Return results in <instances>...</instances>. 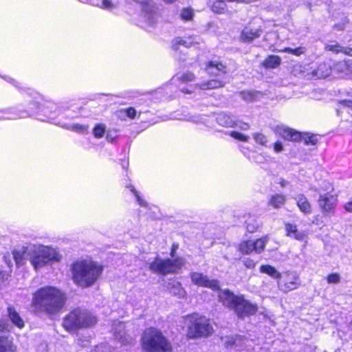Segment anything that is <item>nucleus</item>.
<instances>
[{
    "mask_svg": "<svg viewBox=\"0 0 352 352\" xmlns=\"http://www.w3.org/2000/svg\"><path fill=\"white\" fill-rule=\"evenodd\" d=\"M66 301L65 294L52 286L43 287L33 295L32 305L36 309L48 314H55L64 307Z\"/></svg>",
    "mask_w": 352,
    "mask_h": 352,
    "instance_id": "f257e3e1",
    "label": "nucleus"
},
{
    "mask_svg": "<svg viewBox=\"0 0 352 352\" xmlns=\"http://www.w3.org/2000/svg\"><path fill=\"white\" fill-rule=\"evenodd\" d=\"M72 279L76 285L86 288L93 285L101 275L102 265L90 260L74 262L71 267Z\"/></svg>",
    "mask_w": 352,
    "mask_h": 352,
    "instance_id": "f03ea898",
    "label": "nucleus"
},
{
    "mask_svg": "<svg viewBox=\"0 0 352 352\" xmlns=\"http://www.w3.org/2000/svg\"><path fill=\"white\" fill-rule=\"evenodd\" d=\"M219 298L223 305L233 310L240 318L254 315L258 311L256 304L250 302L242 295H235L228 289L221 290Z\"/></svg>",
    "mask_w": 352,
    "mask_h": 352,
    "instance_id": "7ed1b4c3",
    "label": "nucleus"
},
{
    "mask_svg": "<svg viewBox=\"0 0 352 352\" xmlns=\"http://www.w3.org/2000/svg\"><path fill=\"white\" fill-rule=\"evenodd\" d=\"M97 318L87 309L76 308L71 311L63 319V326L68 331L93 327Z\"/></svg>",
    "mask_w": 352,
    "mask_h": 352,
    "instance_id": "20e7f679",
    "label": "nucleus"
},
{
    "mask_svg": "<svg viewBox=\"0 0 352 352\" xmlns=\"http://www.w3.org/2000/svg\"><path fill=\"white\" fill-rule=\"evenodd\" d=\"M144 352H172L170 342L155 328L146 329L142 337Z\"/></svg>",
    "mask_w": 352,
    "mask_h": 352,
    "instance_id": "39448f33",
    "label": "nucleus"
},
{
    "mask_svg": "<svg viewBox=\"0 0 352 352\" xmlns=\"http://www.w3.org/2000/svg\"><path fill=\"white\" fill-rule=\"evenodd\" d=\"M26 252L30 254V261L35 270L45 266L50 261H59L60 258L56 250L41 245L30 244L26 246Z\"/></svg>",
    "mask_w": 352,
    "mask_h": 352,
    "instance_id": "423d86ee",
    "label": "nucleus"
},
{
    "mask_svg": "<svg viewBox=\"0 0 352 352\" xmlns=\"http://www.w3.org/2000/svg\"><path fill=\"white\" fill-rule=\"evenodd\" d=\"M184 327L187 328V336L197 338L208 336L212 332V327L209 320L197 314H192L184 317Z\"/></svg>",
    "mask_w": 352,
    "mask_h": 352,
    "instance_id": "0eeeda50",
    "label": "nucleus"
},
{
    "mask_svg": "<svg viewBox=\"0 0 352 352\" xmlns=\"http://www.w3.org/2000/svg\"><path fill=\"white\" fill-rule=\"evenodd\" d=\"M182 265V263L178 260H162L156 258L149 265V269L155 273L161 274H166L174 273Z\"/></svg>",
    "mask_w": 352,
    "mask_h": 352,
    "instance_id": "6e6552de",
    "label": "nucleus"
},
{
    "mask_svg": "<svg viewBox=\"0 0 352 352\" xmlns=\"http://www.w3.org/2000/svg\"><path fill=\"white\" fill-rule=\"evenodd\" d=\"M300 285V280L296 273L287 272L285 279L278 282V287L285 293L297 289Z\"/></svg>",
    "mask_w": 352,
    "mask_h": 352,
    "instance_id": "1a4fd4ad",
    "label": "nucleus"
},
{
    "mask_svg": "<svg viewBox=\"0 0 352 352\" xmlns=\"http://www.w3.org/2000/svg\"><path fill=\"white\" fill-rule=\"evenodd\" d=\"M192 282L199 287H208L214 291L220 289L219 282L217 280H210L207 276L199 272H192L190 274Z\"/></svg>",
    "mask_w": 352,
    "mask_h": 352,
    "instance_id": "9d476101",
    "label": "nucleus"
},
{
    "mask_svg": "<svg viewBox=\"0 0 352 352\" xmlns=\"http://www.w3.org/2000/svg\"><path fill=\"white\" fill-rule=\"evenodd\" d=\"M113 331L115 339L124 345L130 344L133 338L126 330V324L121 322H115L113 325Z\"/></svg>",
    "mask_w": 352,
    "mask_h": 352,
    "instance_id": "9b49d317",
    "label": "nucleus"
},
{
    "mask_svg": "<svg viewBox=\"0 0 352 352\" xmlns=\"http://www.w3.org/2000/svg\"><path fill=\"white\" fill-rule=\"evenodd\" d=\"M263 30L261 27L256 28L252 25H246L241 32L240 40L243 43H252L255 39L261 37Z\"/></svg>",
    "mask_w": 352,
    "mask_h": 352,
    "instance_id": "f8f14e48",
    "label": "nucleus"
},
{
    "mask_svg": "<svg viewBox=\"0 0 352 352\" xmlns=\"http://www.w3.org/2000/svg\"><path fill=\"white\" fill-rule=\"evenodd\" d=\"M274 132L288 141L298 142L301 140V133L283 125L276 126Z\"/></svg>",
    "mask_w": 352,
    "mask_h": 352,
    "instance_id": "ddd939ff",
    "label": "nucleus"
},
{
    "mask_svg": "<svg viewBox=\"0 0 352 352\" xmlns=\"http://www.w3.org/2000/svg\"><path fill=\"white\" fill-rule=\"evenodd\" d=\"M335 198L330 193L322 194L320 192L318 204L324 212H330L335 204Z\"/></svg>",
    "mask_w": 352,
    "mask_h": 352,
    "instance_id": "4468645a",
    "label": "nucleus"
},
{
    "mask_svg": "<svg viewBox=\"0 0 352 352\" xmlns=\"http://www.w3.org/2000/svg\"><path fill=\"white\" fill-rule=\"evenodd\" d=\"M206 72L211 76H221L226 73V67L217 61H209L206 67Z\"/></svg>",
    "mask_w": 352,
    "mask_h": 352,
    "instance_id": "2eb2a0df",
    "label": "nucleus"
},
{
    "mask_svg": "<svg viewBox=\"0 0 352 352\" xmlns=\"http://www.w3.org/2000/svg\"><path fill=\"white\" fill-rule=\"evenodd\" d=\"M226 82L221 79H211L207 82L195 85V88H199L201 90H208L213 89H218L223 87Z\"/></svg>",
    "mask_w": 352,
    "mask_h": 352,
    "instance_id": "dca6fc26",
    "label": "nucleus"
},
{
    "mask_svg": "<svg viewBox=\"0 0 352 352\" xmlns=\"http://www.w3.org/2000/svg\"><path fill=\"white\" fill-rule=\"evenodd\" d=\"M8 315L10 321L19 329L24 327V321L13 307H8Z\"/></svg>",
    "mask_w": 352,
    "mask_h": 352,
    "instance_id": "f3484780",
    "label": "nucleus"
},
{
    "mask_svg": "<svg viewBox=\"0 0 352 352\" xmlns=\"http://www.w3.org/2000/svg\"><path fill=\"white\" fill-rule=\"evenodd\" d=\"M333 72V68L326 63H320L316 69L313 71V74L317 76L318 78H324L329 76Z\"/></svg>",
    "mask_w": 352,
    "mask_h": 352,
    "instance_id": "a211bd4d",
    "label": "nucleus"
},
{
    "mask_svg": "<svg viewBox=\"0 0 352 352\" xmlns=\"http://www.w3.org/2000/svg\"><path fill=\"white\" fill-rule=\"evenodd\" d=\"M295 199L297 206L302 212L305 214H310L311 212V206L303 195H299Z\"/></svg>",
    "mask_w": 352,
    "mask_h": 352,
    "instance_id": "6ab92c4d",
    "label": "nucleus"
},
{
    "mask_svg": "<svg viewBox=\"0 0 352 352\" xmlns=\"http://www.w3.org/2000/svg\"><path fill=\"white\" fill-rule=\"evenodd\" d=\"M167 288L171 294L177 296L179 298H182L186 296L185 289L182 287L181 283L177 281L172 280L169 282L168 283Z\"/></svg>",
    "mask_w": 352,
    "mask_h": 352,
    "instance_id": "aec40b11",
    "label": "nucleus"
},
{
    "mask_svg": "<svg viewBox=\"0 0 352 352\" xmlns=\"http://www.w3.org/2000/svg\"><path fill=\"white\" fill-rule=\"evenodd\" d=\"M12 254L18 266L23 265L25 260L30 261V254H27L26 246L23 247L21 250H14Z\"/></svg>",
    "mask_w": 352,
    "mask_h": 352,
    "instance_id": "412c9836",
    "label": "nucleus"
},
{
    "mask_svg": "<svg viewBox=\"0 0 352 352\" xmlns=\"http://www.w3.org/2000/svg\"><path fill=\"white\" fill-rule=\"evenodd\" d=\"M193 43H197V42L195 41L194 38L192 37L186 38L178 37L173 41L172 48L177 51L178 50L179 45H184L186 47H190L193 45Z\"/></svg>",
    "mask_w": 352,
    "mask_h": 352,
    "instance_id": "4be33fe9",
    "label": "nucleus"
},
{
    "mask_svg": "<svg viewBox=\"0 0 352 352\" xmlns=\"http://www.w3.org/2000/svg\"><path fill=\"white\" fill-rule=\"evenodd\" d=\"M281 63V59L276 55H270L266 58L262 65L265 68L274 69L278 67Z\"/></svg>",
    "mask_w": 352,
    "mask_h": 352,
    "instance_id": "5701e85b",
    "label": "nucleus"
},
{
    "mask_svg": "<svg viewBox=\"0 0 352 352\" xmlns=\"http://www.w3.org/2000/svg\"><path fill=\"white\" fill-rule=\"evenodd\" d=\"M260 272L270 276L275 279H280L281 274L278 272L274 267L269 265H263L260 267Z\"/></svg>",
    "mask_w": 352,
    "mask_h": 352,
    "instance_id": "b1692460",
    "label": "nucleus"
},
{
    "mask_svg": "<svg viewBox=\"0 0 352 352\" xmlns=\"http://www.w3.org/2000/svg\"><path fill=\"white\" fill-rule=\"evenodd\" d=\"M333 72L341 77L349 76L345 61H339L334 64Z\"/></svg>",
    "mask_w": 352,
    "mask_h": 352,
    "instance_id": "393cba45",
    "label": "nucleus"
},
{
    "mask_svg": "<svg viewBox=\"0 0 352 352\" xmlns=\"http://www.w3.org/2000/svg\"><path fill=\"white\" fill-rule=\"evenodd\" d=\"M267 241H268L267 236H264V237L258 239L256 241H252L254 252L257 254L261 253L264 250L265 245Z\"/></svg>",
    "mask_w": 352,
    "mask_h": 352,
    "instance_id": "a878e982",
    "label": "nucleus"
},
{
    "mask_svg": "<svg viewBox=\"0 0 352 352\" xmlns=\"http://www.w3.org/2000/svg\"><path fill=\"white\" fill-rule=\"evenodd\" d=\"M239 250L243 254H250L254 252L252 241H243L239 245Z\"/></svg>",
    "mask_w": 352,
    "mask_h": 352,
    "instance_id": "bb28decb",
    "label": "nucleus"
},
{
    "mask_svg": "<svg viewBox=\"0 0 352 352\" xmlns=\"http://www.w3.org/2000/svg\"><path fill=\"white\" fill-rule=\"evenodd\" d=\"M217 122L222 126L232 127L234 124L233 120L225 113L219 114L217 118Z\"/></svg>",
    "mask_w": 352,
    "mask_h": 352,
    "instance_id": "cd10ccee",
    "label": "nucleus"
},
{
    "mask_svg": "<svg viewBox=\"0 0 352 352\" xmlns=\"http://www.w3.org/2000/svg\"><path fill=\"white\" fill-rule=\"evenodd\" d=\"M92 5L107 10H112L117 6L111 0H100L97 3H92Z\"/></svg>",
    "mask_w": 352,
    "mask_h": 352,
    "instance_id": "c85d7f7f",
    "label": "nucleus"
},
{
    "mask_svg": "<svg viewBox=\"0 0 352 352\" xmlns=\"http://www.w3.org/2000/svg\"><path fill=\"white\" fill-rule=\"evenodd\" d=\"M259 226L260 223L254 218L250 217L246 220V228L249 232L256 231Z\"/></svg>",
    "mask_w": 352,
    "mask_h": 352,
    "instance_id": "c756f323",
    "label": "nucleus"
},
{
    "mask_svg": "<svg viewBox=\"0 0 352 352\" xmlns=\"http://www.w3.org/2000/svg\"><path fill=\"white\" fill-rule=\"evenodd\" d=\"M212 10L217 14L225 13L226 4L223 1H216L212 6Z\"/></svg>",
    "mask_w": 352,
    "mask_h": 352,
    "instance_id": "7c9ffc66",
    "label": "nucleus"
},
{
    "mask_svg": "<svg viewBox=\"0 0 352 352\" xmlns=\"http://www.w3.org/2000/svg\"><path fill=\"white\" fill-rule=\"evenodd\" d=\"M285 201V198L283 195H276L272 197L270 204L274 208H279Z\"/></svg>",
    "mask_w": 352,
    "mask_h": 352,
    "instance_id": "2f4dec72",
    "label": "nucleus"
},
{
    "mask_svg": "<svg viewBox=\"0 0 352 352\" xmlns=\"http://www.w3.org/2000/svg\"><path fill=\"white\" fill-rule=\"evenodd\" d=\"M196 79V76L194 73L187 71L178 76V80L182 82H189L194 81Z\"/></svg>",
    "mask_w": 352,
    "mask_h": 352,
    "instance_id": "473e14b6",
    "label": "nucleus"
},
{
    "mask_svg": "<svg viewBox=\"0 0 352 352\" xmlns=\"http://www.w3.org/2000/svg\"><path fill=\"white\" fill-rule=\"evenodd\" d=\"M324 49L327 51H331L333 53L338 54L342 52L343 50V47L336 42H333L331 44L327 45Z\"/></svg>",
    "mask_w": 352,
    "mask_h": 352,
    "instance_id": "72a5a7b5",
    "label": "nucleus"
},
{
    "mask_svg": "<svg viewBox=\"0 0 352 352\" xmlns=\"http://www.w3.org/2000/svg\"><path fill=\"white\" fill-rule=\"evenodd\" d=\"M281 52L292 54L298 56H300L301 54H303L305 52V48L303 47H299L295 49L285 47L283 50H282Z\"/></svg>",
    "mask_w": 352,
    "mask_h": 352,
    "instance_id": "f704fd0d",
    "label": "nucleus"
},
{
    "mask_svg": "<svg viewBox=\"0 0 352 352\" xmlns=\"http://www.w3.org/2000/svg\"><path fill=\"white\" fill-rule=\"evenodd\" d=\"M301 139L304 140L306 145H315L318 142V139L315 135H309L307 134L302 135Z\"/></svg>",
    "mask_w": 352,
    "mask_h": 352,
    "instance_id": "c9c22d12",
    "label": "nucleus"
},
{
    "mask_svg": "<svg viewBox=\"0 0 352 352\" xmlns=\"http://www.w3.org/2000/svg\"><path fill=\"white\" fill-rule=\"evenodd\" d=\"M193 10L191 8H184L181 11L180 16L183 20L190 21L193 17Z\"/></svg>",
    "mask_w": 352,
    "mask_h": 352,
    "instance_id": "e433bc0d",
    "label": "nucleus"
},
{
    "mask_svg": "<svg viewBox=\"0 0 352 352\" xmlns=\"http://www.w3.org/2000/svg\"><path fill=\"white\" fill-rule=\"evenodd\" d=\"M105 126L103 124H97L94 129V135L96 138H102L104 133Z\"/></svg>",
    "mask_w": 352,
    "mask_h": 352,
    "instance_id": "4c0bfd02",
    "label": "nucleus"
},
{
    "mask_svg": "<svg viewBox=\"0 0 352 352\" xmlns=\"http://www.w3.org/2000/svg\"><path fill=\"white\" fill-rule=\"evenodd\" d=\"M230 135L232 138H234V139H236V140L242 141V142H248L249 140L248 136L245 135L244 134L237 132V131H232L230 133Z\"/></svg>",
    "mask_w": 352,
    "mask_h": 352,
    "instance_id": "58836bf2",
    "label": "nucleus"
},
{
    "mask_svg": "<svg viewBox=\"0 0 352 352\" xmlns=\"http://www.w3.org/2000/svg\"><path fill=\"white\" fill-rule=\"evenodd\" d=\"M253 138L257 143L261 145H265L267 141V138L262 133H256L253 135Z\"/></svg>",
    "mask_w": 352,
    "mask_h": 352,
    "instance_id": "ea45409f",
    "label": "nucleus"
},
{
    "mask_svg": "<svg viewBox=\"0 0 352 352\" xmlns=\"http://www.w3.org/2000/svg\"><path fill=\"white\" fill-rule=\"evenodd\" d=\"M327 280L329 283H338L340 281V276L336 273L331 274L327 276Z\"/></svg>",
    "mask_w": 352,
    "mask_h": 352,
    "instance_id": "a19ab883",
    "label": "nucleus"
},
{
    "mask_svg": "<svg viewBox=\"0 0 352 352\" xmlns=\"http://www.w3.org/2000/svg\"><path fill=\"white\" fill-rule=\"evenodd\" d=\"M240 96L243 100L247 101H252L254 98V94L252 91H241Z\"/></svg>",
    "mask_w": 352,
    "mask_h": 352,
    "instance_id": "79ce46f5",
    "label": "nucleus"
},
{
    "mask_svg": "<svg viewBox=\"0 0 352 352\" xmlns=\"http://www.w3.org/2000/svg\"><path fill=\"white\" fill-rule=\"evenodd\" d=\"M72 129L77 132L85 133H87L88 127L82 124H76L72 126Z\"/></svg>",
    "mask_w": 352,
    "mask_h": 352,
    "instance_id": "37998d69",
    "label": "nucleus"
},
{
    "mask_svg": "<svg viewBox=\"0 0 352 352\" xmlns=\"http://www.w3.org/2000/svg\"><path fill=\"white\" fill-rule=\"evenodd\" d=\"M285 227L287 234L289 236H292L294 233H296V231L298 230L295 225L288 223L286 224Z\"/></svg>",
    "mask_w": 352,
    "mask_h": 352,
    "instance_id": "c03bdc74",
    "label": "nucleus"
},
{
    "mask_svg": "<svg viewBox=\"0 0 352 352\" xmlns=\"http://www.w3.org/2000/svg\"><path fill=\"white\" fill-rule=\"evenodd\" d=\"M243 262L244 265L248 269H253L256 266V262L250 258H245Z\"/></svg>",
    "mask_w": 352,
    "mask_h": 352,
    "instance_id": "a18cd8bd",
    "label": "nucleus"
},
{
    "mask_svg": "<svg viewBox=\"0 0 352 352\" xmlns=\"http://www.w3.org/2000/svg\"><path fill=\"white\" fill-rule=\"evenodd\" d=\"M126 116L130 118H134L135 117L136 111L134 108L130 107L124 110Z\"/></svg>",
    "mask_w": 352,
    "mask_h": 352,
    "instance_id": "49530a36",
    "label": "nucleus"
},
{
    "mask_svg": "<svg viewBox=\"0 0 352 352\" xmlns=\"http://www.w3.org/2000/svg\"><path fill=\"white\" fill-rule=\"evenodd\" d=\"M292 237L294 238L296 240H298V241H302L305 237V234L302 232H298V230L296 231V233H294Z\"/></svg>",
    "mask_w": 352,
    "mask_h": 352,
    "instance_id": "de8ad7c7",
    "label": "nucleus"
},
{
    "mask_svg": "<svg viewBox=\"0 0 352 352\" xmlns=\"http://www.w3.org/2000/svg\"><path fill=\"white\" fill-rule=\"evenodd\" d=\"M274 150L276 153L281 152L283 150V146L280 142H276L274 144Z\"/></svg>",
    "mask_w": 352,
    "mask_h": 352,
    "instance_id": "09e8293b",
    "label": "nucleus"
},
{
    "mask_svg": "<svg viewBox=\"0 0 352 352\" xmlns=\"http://www.w3.org/2000/svg\"><path fill=\"white\" fill-rule=\"evenodd\" d=\"M345 63L347 67L348 74L351 75L352 74V60H349L348 61H345Z\"/></svg>",
    "mask_w": 352,
    "mask_h": 352,
    "instance_id": "8fccbe9b",
    "label": "nucleus"
},
{
    "mask_svg": "<svg viewBox=\"0 0 352 352\" xmlns=\"http://www.w3.org/2000/svg\"><path fill=\"white\" fill-rule=\"evenodd\" d=\"M340 103L346 107L352 108V100H344L340 102Z\"/></svg>",
    "mask_w": 352,
    "mask_h": 352,
    "instance_id": "3c124183",
    "label": "nucleus"
},
{
    "mask_svg": "<svg viewBox=\"0 0 352 352\" xmlns=\"http://www.w3.org/2000/svg\"><path fill=\"white\" fill-rule=\"evenodd\" d=\"M136 197V199H137V201L138 202L139 205L141 206H144V207H146V201H144L140 197L139 195H137L135 196Z\"/></svg>",
    "mask_w": 352,
    "mask_h": 352,
    "instance_id": "603ef678",
    "label": "nucleus"
},
{
    "mask_svg": "<svg viewBox=\"0 0 352 352\" xmlns=\"http://www.w3.org/2000/svg\"><path fill=\"white\" fill-rule=\"evenodd\" d=\"M341 53H344V54H346L349 56H352V48L343 47V50L342 51Z\"/></svg>",
    "mask_w": 352,
    "mask_h": 352,
    "instance_id": "864d4df0",
    "label": "nucleus"
},
{
    "mask_svg": "<svg viewBox=\"0 0 352 352\" xmlns=\"http://www.w3.org/2000/svg\"><path fill=\"white\" fill-rule=\"evenodd\" d=\"M334 29H336L338 30H343L344 29V23L336 24L334 25Z\"/></svg>",
    "mask_w": 352,
    "mask_h": 352,
    "instance_id": "5fc2aeb1",
    "label": "nucleus"
},
{
    "mask_svg": "<svg viewBox=\"0 0 352 352\" xmlns=\"http://www.w3.org/2000/svg\"><path fill=\"white\" fill-rule=\"evenodd\" d=\"M345 209L349 212H352V201L346 204Z\"/></svg>",
    "mask_w": 352,
    "mask_h": 352,
    "instance_id": "6e6d98bb",
    "label": "nucleus"
},
{
    "mask_svg": "<svg viewBox=\"0 0 352 352\" xmlns=\"http://www.w3.org/2000/svg\"><path fill=\"white\" fill-rule=\"evenodd\" d=\"M240 128L243 130H248L250 129V125L247 123H243L241 126H240Z\"/></svg>",
    "mask_w": 352,
    "mask_h": 352,
    "instance_id": "4d7b16f0",
    "label": "nucleus"
},
{
    "mask_svg": "<svg viewBox=\"0 0 352 352\" xmlns=\"http://www.w3.org/2000/svg\"><path fill=\"white\" fill-rule=\"evenodd\" d=\"M129 188H130L131 191L134 194L135 196L138 195V191L135 189V188L133 186H129Z\"/></svg>",
    "mask_w": 352,
    "mask_h": 352,
    "instance_id": "13d9d810",
    "label": "nucleus"
},
{
    "mask_svg": "<svg viewBox=\"0 0 352 352\" xmlns=\"http://www.w3.org/2000/svg\"><path fill=\"white\" fill-rule=\"evenodd\" d=\"M182 92H184L185 94H191L192 93V91L188 89H183Z\"/></svg>",
    "mask_w": 352,
    "mask_h": 352,
    "instance_id": "bf43d9fd",
    "label": "nucleus"
},
{
    "mask_svg": "<svg viewBox=\"0 0 352 352\" xmlns=\"http://www.w3.org/2000/svg\"><path fill=\"white\" fill-rule=\"evenodd\" d=\"M164 1L166 2H168V3H173V2L175 1L176 0H164Z\"/></svg>",
    "mask_w": 352,
    "mask_h": 352,
    "instance_id": "052dcab7",
    "label": "nucleus"
},
{
    "mask_svg": "<svg viewBox=\"0 0 352 352\" xmlns=\"http://www.w3.org/2000/svg\"><path fill=\"white\" fill-rule=\"evenodd\" d=\"M285 184H286V182L285 181H283V182H280V185L282 186H284Z\"/></svg>",
    "mask_w": 352,
    "mask_h": 352,
    "instance_id": "680f3d73",
    "label": "nucleus"
}]
</instances>
